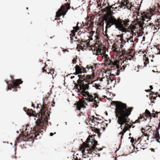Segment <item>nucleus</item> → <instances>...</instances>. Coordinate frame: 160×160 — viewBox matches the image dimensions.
Listing matches in <instances>:
<instances>
[{
  "label": "nucleus",
  "mask_w": 160,
  "mask_h": 160,
  "mask_svg": "<svg viewBox=\"0 0 160 160\" xmlns=\"http://www.w3.org/2000/svg\"><path fill=\"white\" fill-rule=\"evenodd\" d=\"M47 104L43 101V103L42 108L40 110V112L38 114V116L41 118H39L36 121V125L30 131V134L27 136H25L23 138V140L25 141H31L33 143L34 139H38L41 138L42 135V132L43 131H45L46 127L45 125L48 122L46 118L47 115H49L48 113V108L46 107Z\"/></svg>",
  "instance_id": "nucleus-1"
},
{
  "label": "nucleus",
  "mask_w": 160,
  "mask_h": 160,
  "mask_svg": "<svg viewBox=\"0 0 160 160\" xmlns=\"http://www.w3.org/2000/svg\"><path fill=\"white\" fill-rule=\"evenodd\" d=\"M78 75L79 79L77 81V83L75 85V88L78 90V92L82 95L83 98L88 102H92L94 101V104L96 106V107H98V103L101 99L99 98L98 95L97 93H94L93 96L91 93H90L88 91H86V90L89 89V84L92 83L93 75H85L83 74Z\"/></svg>",
  "instance_id": "nucleus-2"
},
{
  "label": "nucleus",
  "mask_w": 160,
  "mask_h": 160,
  "mask_svg": "<svg viewBox=\"0 0 160 160\" xmlns=\"http://www.w3.org/2000/svg\"><path fill=\"white\" fill-rule=\"evenodd\" d=\"M114 103L116 106L115 112L116 116L118 118V123L121 125L120 127L125 124L126 126L124 128L127 130H128L132 125L126 123L129 121L128 117L130 115L133 108L131 107L127 108L126 104L119 101H114Z\"/></svg>",
  "instance_id": "nucleus-3"
},
{
  "label": "nucleus",
  "mask_w": 160,
  "mask_h": 160,
  "mask_svg": "<svg viewBox=\"0 0 160 160\" xmlns=\"http://www.w3.org/2000/svg\"><path fill=\"white\" fill-rule=\"evenodd\" d=\"M96 136L94 134L91 136H89L86 140L87 143H83V145L80 147V150L82 151L83 156L84 158L88 157L92 158L93 157V153L97 152V151H100L102 149V148H98L96 147L98 145V142L94 140L93 136Z\"/></svg>",
  "instance_id": "nucleus-4"
},
{
  "label": "nucleus",
  "mask_w": 160,
  "mask_h": 160,
  "mask_svg": "<svg viewBox=\"0 0 160 160\" xmlns=\"http://www.w3.org/2000/svg\"><path fill=\"white\" fill-rule=\"evenodd\" d=\"M130 22V21L128 18L122 20L119 18L117 19L112 17L109 23V28L112 26L115 25L116 28L122 32L126 33L127 32H131V33H133V30H135L136 27L132 24H131L128 26Z\"/></svg>",
  "instance_id": "nucleus-5"
},
{
  "label": "nucleus",
  "mask_w": 160,
  "mask_h": 160,
  "mask_svg": "<svg viewBox=\"0 0 160 160\" xmlns=\"http://www.w3.org/2000/svg\"><path fill=\"white\" fill-rule=\"evenodd\" d=\"M124 5H122V3L120 4L115 3L114 4H113L111 6H107L105 8L102 9V12H106L107 15V16H105L104 18V20L105 21V23L106 24V26L105 27V33L106 36H107L108 35L107 34V32L108 28H109V23L110 19H111L112 17H114L115 18H116L114 16L112 15L115 13H114L113 11H120V9L121 8L123 7Z\"/></svg>",
  "instance_id": "nucleus-6"
},
{
  "label": "nucleus",
  "mask_w": 160,
  "mask_h": 160,
  "mask_svg": "<svg viewBox=\"0 0 160 160\" xmlns=\"http://www.w3.org/2000/svg\"><path fill=\"white\" fill-rule=\"evenodd\" d=\"M157 13H160V4L158 3V4L157 8H154L153 9L152 8L147 11V12H143L141 14V16L140 19L142 20V22L141 21L139 22L138 25L139 26V30L141 31L143 30V26L144 25V21L146 20V19H147V21L151 19L152 16L156 14Z\"/></svg>",
  "instance_id": "nucleus-7"
},
{
  "label": "nucleus",
  "mask_w": 160,
  "mask_h": 160,
  "mask_svg": "<svg viewBox=\"0 0 160 160\" xmlns=\"http://www.w3.org/2000/svg\"><path fill=\"white\" fill-rule=\"evenodd\" d=\"M98 67V65L97 63H93V65H88L86 67V68H84L82 66L80 67L78 65H76L75 67L76 73L77 74H83L85 73H87L88 72H91V74H85V75H93L92 79L94 76V71L96 69V68Z\"/></svg>",
  "instance_id": "nucleus-8"
},
{
  "label": "nucleus",
  "mask_w": 160,
  "mask_h": 160,
  "mask_svg": "<svg viewBox=\"0 0 160 160\" xmlns=\"http://www.w3.org/2000/svg\"><path fill=\"white\" fill-rule=\"evenodd\" d=\"M95 48L94 47V50L93 51V53L97 55H101L103 59H105V65L110 66L111 60L108 57V55L105 54V52L102 50L100 47V45H99L98 43H96L95 45Z\"/></svg>",
  "instance_id": "nucleus-9"
},
{
  "label": "nucleus",
  "mask_w": 160,
  "mask_h": 160,
  "mask_svg": "<svg viewBox=\"0 0 160 160\" xmlns=\"http://www.w3.org/2000/svg\"><path fill=\"white\" fill-rule=\"evenodd\" d=\"M89 39L87 40L86 41H83L82 40L80 42L79 39L78 40H77L78 41V43H80V45L78 44L77 47H79L80 49L84 51V50H92L93 52L94 50V47L95 48V45L97 43H95L94 46L92 47V46H90L89 42H90V37H89Z\"/></svg>",
  "instance_id": "nucleus-10"
},
{
  "label": "nucleus",
  "mask_w": 160,
  "mask_h": 160,
  "mask_svg": "<svg viewBox=\"0 0 160 160\" xmlns=\"http://www.w3.org/2000/svg\"><path fill=\"white\" fill-rule=\"evenodd\" d=\"M70 4L67 3L65 5H62L61 8L58 10L56 12V17H59L62 15L64 16L68 11V9L70 8Z\"/></svg>",
  "instance_id": "nucleus-11"
},
{
  "label": "nucleus",
  "mask_w": 160,
  "mask_h": 160,
  "mask_svg": "<svg viewBox=\"0 0 160 160\" xmlns=\"http://www.w3.org/2000/svg\"><path fill=\"white\" fill-rule=\"evenodd\" d=\"M8 85V90H11V88H14V90L13 91H17L16 88L18 87L20 84L22 82V81L20 79H17L16 80L12 81V82L9 84L8 82L6 81Z\"/></svg>",
  "instance_id": "nucleus-12"
},
{
  "label": "nucleus",
  "mask_w": 160,
  "mask_h": 160,
  "mask_svg": "<svg viewBox=\"0 0 160 160\" xmlns=\"http://www.w3.org/2000/svg\"><path fill=\"white\" fill-rule=\"evenodd\" d=\"M83 98L85 97H83V99H82L80 100L77 103V108L78 109V110H80L81 108H85L86 107L85 106V105H88L87 102L86 101H87V102H88V101L87 100H86L85 98ZM93 104L95 106V108H97V107H96V106L94 105V101H93Z\"/></svg>",
  "instance_id": "nucleus-13"
},
{
  "label": "nucleus",
  "mask_w": 160,
  "mask_h": 160,
  "mask_svg": "<svg viewBox=\"0 0 160 160\" xmlns=\"http://www.w3.org/2000/svg\"><path fill=\"white\" fill-rule=\"evenodd\" d=\"M108 76L107 75L106 73L105 72H101L99 74V78L100 79V80L101 81H102L104 80L105 81H108V79L110 78L109 74Z\"/></svg>",
  "instance_id": "nucleus-14"
},
{
  "label": "nucleus",
  "mask_w": 160,
  "mask_h": 160,
  "mask_svg": "<svg viewBox=\"0 0 160 160\" xmlns=\"http://www.w3.org/2000/svg\"><path fill=\"white\" fill-rule=\"evenodd\" d=\"M78 23H77L76 27H73V29L71 31V33L70 34V39H71V43H73V41L74 39L72 37H74L75 36V32H78L79 30V27L78 26Z\"/></svg>",
  "instance_id": "nucleus-15"
},
{
  "label": "nucleus",
  "mask_w": 160,
  "mask_h": 160,
  "mask_svg": "<svg viewBox=\"0 0 160 160\" xmlns=\"http://www.w3.org/2000/svg\"><path fill=\"white\" fill-rule=\"evenodd\" d=\"M121 3L122 5H124L123 6V7H124V8H125V7H126L127 8L128 10H131V8L133 7L132 2L129 3L128 0H122Z\"/></svg>",
  "instance_id": "nucleus-16"
},
{
  "label": "nucleus",
  "mask_w": 160,
  "mask_h": 160,
  "mask_svg": "<svg viewBox=\"0 0 160 160\" xmlns=\"http://www.w3.org/2000/svg\"><path fill=\"white\" fill-rule=\"evenodd\" d=\"M114 61H111L110 66H109L110 67L112 68L111 70L113 69H113H114L115 68L117 69H118L119 68V61L117 60Z\"/></svg>",
  "instance_id": "nucleus-17"
},
{
  "label": "nucleus",
  "mask_w": 160,
  "mask_h": 160,
  "mask_svg": "<svg viewBox=\"0 0 160 160\" xmlns=\"http://www.w3.org/2000/svg\"><path fill=\"white\" fill-rule=\"evenodd\" d=\"M129 40H130V42H133V41L132 40H130V39H129V38H125V39H124L123 38L120 40L121 41V48H122L124 45H125L126 44H128V43Z\"/></svg>",
  "instance_id": "nucleus-18"
},
{
  "label": "nucleus",
  "mask_w": 160,
  "mask_h": 160,
  "mask_svg": "<svg viewBox=\"0 0 160 160\" xmlns=\"http://www.w3.org/2000/svg\"><path fill=\"white\" fill-rule=\"evenodd\" d=\"M48 66L47 65L45 64V66L43 68H42V72L47 73L48 74H52L54 73V70L52 69H50L48 70V71L46 69L47 68V67Z\"/></svg>",
  "instance_id": "nucleus-19"
},
{
  "label": "nucleus",
  "mask_w": 160,
  "mask_h": 160,
  "mask_svg": "<svg viewBox=\"0 0 160 160\" xmlns=\"http://www.w3.org/2000/svg\"><path fill=\"white\" fill-rule=\"evenodd\" d=\"M147 26L151 28V29H152L155 32H157L158 31V29L156 28V24L155 25H154L153 23H150L148 25H147Z\"/></svg>",
  "instance_id": "nucleus-20"
},
{
  "label": "nucleus",
  "mask_w": 160,
  "mask_h": 160,
  "mask_svg": "<svg viewBox=\"0 0 160 160\" xmlns=\"http://www.w3.org/2000/svg\"><path fill=\"white\" fill-rule=\"evenodd\" d=\"M25 111L27 112V114L29 116H34L35 114V111H33L32 109H28L27 110H25V108H24Z\"/></svg>",
  "instance_id": "nucleus-21"
},
{
  "label": "nucleus",
  "mask_w": 160,
  "mask_h": 160,
  "mask_svg": "<svg viewBox=\"0 0 160 160\" xmlns=\"http://www.w3.org/2000/svg\"><path fill=\"white\" fill-rule=\"evenodd\" d=\"M156 132L154 134L153 133L154 136V138L156 139V141H157V142L160 143V141H159V140L160 139V136L159 134V131H158V130L157 129L156 130Z\"/></svg>",
  "instance_id": "nucleus-22"
},
{
  "label": "nucleus",
  "mask_w": 160,
  "mask_h": 160,
  "mask_svg": "<svg viewBox=\"0 0 160 160\" xmlns=\"http://www.w3.org/2000/svg\"><path fill=\"white\" fill-rule=\"evenodd\" d=\"M92 130V131H93L97 133L98 134V136L99 138H100V136L101 133L100 132V130L94 127H91Z\"/></svg>",
  "instance_id": "nucleus-23"
},
{
  "label": "nucleus",
  "mask_w": 160,
  "mask_h": 160,
  "mask_svg": "<svg viewBox=\"0 0 160 160\" xmlns=\"http://www.w3.org/2000/svg\"><path fill=\"white\" fill-rule=\"evenodd\" d=\"M141 145V144L138 143L137 145L136 146V147L135 148V147H134V149L135 150V149H136V150H137V151H140L141 149H142L143 150H144L145 148H142L141 147H140V146Z\"/></svg>",
  "instance_id": "nucleus-24"
},
{
  "label": "nucleus",
  "mask_w": 160,
  "mask_h": 160,
  "mask_svg": "<svg viewBox=\"0 0 160 160\" xmlns=\"http://www.w3.org/2000/svg\"><path fill=\"white\" fill-rule=\"evenodd\" d=\"M126 67V65L125 66V65H123L122 66V67L121 68H119L117 70V74L118 75L119 73L120 72H122V71H124V69H125Z\"/></svg>",
  "instance_id": "nucleus-25"
},
{
  "label": "nucleus",
  "mask_w": 160,
  "mask_h": 160,
  "mask_svg": "<svg viewBox=\"0 0 160 160\" xmlns=\"http://www.w3.org/2000/svg\"><path fill=\"white\" fill-rule=\"evenodd\" d=\"M127 131V129L125 128H124L122 129V132L118 133L119 135H121V139H122L123 138V136L124 135V133Z\"/></svg>",
  "instance_id": "nucleus-26"
},
{
  "label": "nucleus",
  "mask_w": 160,
  "mask_h": 160,
  "mask_svg": "<svg viewBox=\"0 0 160 160\" xmlns=\"http://www.w3.org/2000/svg\"><path fill=\"white\" fill-rule=\"evenodd\" d=\"M145 113L147 115V117L148 116V117H150V119H151L152 117V115L150 112L147 109H146L145 111Z\"/></svg>",
  "instance_id": "nucleus-27"
},
{
  "label": "nucleus",
  "mask_w": 160,
  "mask_h": 160,
  "mask_svg": "<svg viewBox=\"0 0 160 160\" xmlns=\"http://www.w3.org/2000/svg\"><path fill=\"white\" fill-rule=\"evenodd\" d=\"M156 27H158V29L160 28V19L157 20L156 21Z\"/></svg>",
  "instance_id": "nucleus-28"
},
{
  "label": "nucleus",
  "mask_w": 160,
  "mask_h": 160,
  "mask_svg": "<svg viewBox=\"0 0 160 160\" xmlns=\"http://www.w3.org/2000/svg\"><path fill=\"white\" fill-rule=\"evenodd\" d=\"M125 60L124 61H128V60H131L132 58V57L131 56H126L125 57Z\"/></svg>",
  "instance_id": "nucleus-29"
},
{
  "label": "nucleus",
  "mask_w": 160,
  "mask_h": 160,
  "mask_svg": "<svg viewBox=\"0 0 160 160\" xmlns=\"http://www.w3.org/2000/svg\"><path fill=\"white\" fill-rule=\"evenodd\" d=\"M149 63V59L148 58H146L145 60V62H144V67H146L147 64Z\"/></svg>",
  "instance_id": "nucleus-30"
},
{
  "label": "nucleus",
  "mask_w": 160,
  "mask_h": 160,
  "mask_svg": "<svg viewBox=\"0 0 160 160\" xmlns=\"http://www.w3.org/2000/svg\"><path fill=\"white\" fill-rule=\"evenodd\" d=\"M145 91L147 92H151V94H155L156 95H157L158 94V92H157L155 94H154V92H153L152 91H151V90L148 89V90H146Z\"/></svg>",
  "instance_id": "nucleus-31"
},
{
  "label": "nucleus",
  "mask_w": 160,
  "mask_h": 160,
  "mask_svg": "<svg viewBox=\"0 0 160 160\" xmlns=\"http://www.w3.org/2000/svg\"><path fill=\"white\" fill-rule=\"evenodd\" d=\"M77 59V57L76 56L75 58H74L72 60V62L73 64H75L77 62L76 60Z\"/></svg>",
  "instance_id": "nucleus-32"
},
{
  "label": "nucleus",
  "mask_w": 160,
  "mask_h": 160,
  "mask_svg": "<svg viewBox=\"0 0 160 160\" xmlns=\"http://www.w3.org/2000/svg\"><path fill=\"white\" fill-rule=\"evenodd\" d=\"M157 15L156 16L157 19L155 20V21H156L157 20H160V13H158Z\"/></svg>",
  "instance_id": "nucleus-33"
},
{
  "label": "nucleus",
  "mask_w": 160,
  "mask_h": 160,
  "mask_svg": "<svg viewBox=\"0 0 160 160\" xmlns=\"http://www.w3.org/2000/svg\"><path fill=\"white\" fill-rule=\"evenodd\" d=\"M117 36L118 37H120V40H122V39H123V36L122 34H120L118 35Z\"/></svg>",
  "instance_id": "nucleus-34"
},
{
  "label": "nucleus",
  "mask_w": 160,
  "mask_h": 160,
  "mask_svg": "<svg viewBox=\"0 0 160 160\" xmlns=\"http://www.w3.org/2000/svg\"><path fill=\"white\" fill-rule=\"evenodd\" d=\"M100 87V85L99 84H95V88L98 89H99V87Z\"/></svg>",
  "instance_id": "nucleus-35"
},
{
  "label": "nucleus",
  "mask_w": 160,
  "mask_h": 160,
  "mask_svg": "<svg viewBox=\"0 0 160 160\" xmlns=\"http://www.w3.org/2000/svg\"><path fill=\"white\" fill-rule=\"evenodd\" d=\"M104 17L103 18V20L101 21V22L100 23V25L101 26L103 25L104 24V21H105L104 20Z\"/></svg>",
  "instance_id": "nucleus-36"
},
{
  "label": "nucleus",
  "mask_w": 160,
  "mask_h": 160,
  "mask_svg": "<svg viewBox=\"0 0 160 160\" xmlns=\"http://www.w3.org/2000/svg\"><path fill=\"white\" fill-rule=\"evenodd\" d=\"M112 47L113 49V51L114 52H118V50H117L118 48H115V47H114V46H113Z\"/></svg>",
  "instance_id": "nucleus-37"
},
{
  "label": "nucleus",
  "mask_w": 160,
  "mask_h": 160,
  "mask_svg": "<svg viewBox=\"0 0 160 160\" xmlns=\"http://www.w3.org/2000/svg\"><path fill=\"white\" fill-rule=\"evenodd\" d=\"M92 117L93 118V119L92 120V122H95L94 119H98V118H94V116H92Z\"/></svg>",
  "instance_id": "nucleus-38"
},
{
  "label": "nucleus",
  "mask_w": 160,
  "mask_h": 160,
  "mask_svg": "<svg viewBox=\"0 0 160 160\" xmlns=\"http://www.w3.org/2000/svg\"><path fill=\"white\" fill-rule=\"evenodd\" d=\"M157 97V96L156 97H155V96H152L151 97V99H153L155 100L156 99V98Z\"/></svg>",
  "instance_id": "nucleus-39"
},
{
  "label": "nucleus",
  "mask_w": 160,
  "mask_h": 160,
  "mask_svg": "<svg viewBox=\"0 0 160 160\" xmlns=\"http://www.w3.org/2000/svg\"><path fill=\"white\" fill-rule=\"evenodd\" d=\"M160 127V122H159L158 128H156V130L157 129L158 130H158L159 129Z\"/></svg>",
  "instance_id": "nucleus-40"
},
{
  "label": "nucleus",
  "mask_w": 160,
  "mask_h": 160,
  "mask_svg": "<svg viewBox=\"0 0 160 160\" xmlns=\"http://www.w3.org/2000/svg\"><path fill=\"white\" fill-rule=\"evenodd\" d=\"M134 138H131V142H132V143H133L134 142Z\"/></svg>",
  "instance_id": "nucleus-41"
},
{
  "label": "nucleus",
  "mask_w": 160,
  "mask_h": 160,
  "mask_svg": "<svg viewBox=\"0 0 160 160\" xmlns=\"http://www.w3.org/2000/svg\"><path fill=\"white\" fill-rule=\"evenodd\" d=\"M140 123V121L138 119H137L135 121V122H134L133 123Z\"/></svg>",
  "instance_id": "nucleus-42"
},
{
  "label": "nucleus",
  "mask_w": 160,
  "mask_h": 160,
  "mask_svg": "<svg viewBox=\"0 0 160 160\" xmlns=\"http://www.w3.org/2000/svg\"><path fill=\"white\" fill-rule=\"evenodd\" d=\"M93 22H92L91 21L90 22V23H89V26L91 27L93 24Z\"/></svg>",
  "instance_id": "nucleus-43"
},
{
  "label": "nucleus",
  "mask_w": 160,
  "mask_h": 160,
  "mask_svg": "<svg viewBox=\"0 0 160 160\" xmlns=\"http://www.w3.org/2000/svg\"><path fill=\"white\" fill-rule=\"evenodd\" d=\"M152 117L153 118H155L156 117L155 114L153 113H152Z\"/></svg>",
  "instance_id": "nucleus-44"
},
{
  "label": "nucleus",
  "mask_w": 160,
  "mask_h": 160,
  "mask_svg": "<svg viewBox=\"0 0 160 160\" xmlns=\"http://www.w3.org/2000/svg\"><path fill=\"white\" fill-rule=\"evenodd\" d=\"M53 135V133H52V132H51V133H50V136H52Z\"/></svg>",
  "instance_id": "nucleus-45"
},
{
  "label": "nucleus",
  "mask_w": 160,
  "mask_h": 160,
  "mask_svg": "<svg viewBox=\"0 0 160 160\" xmlns=\"http://www.w3.org/2000/svg\"><path fill=\"white\" fill-rule=\"evenodd\" d=\"M150 88L151 90H152L153 89V87H152V86H151V85L150 86Z\"/></svg>",
  "instance_id": "nucleus-46"
},
{
  "label": "nucleus",
  "mask_w": 160,
  "mask_h": 160,
  "mask_svg": "<svg viewBox=\"0 0 160 160\" xmlns=\"http://www.w3.org/2000/svg\"><path fill=\"white\" fill-rule=\"evenodd\" d=\"M151 150L152 152H154V149L153 148H151Z\"/></svg>",
  "instance_id": "nucleus-47"
},
{
  "label": "nucleus",
  "mask_w": 160,
  "mask_h": 160,
  "mask_svg": "<svg viewBox=\"0 0 160 160\" xmlns=\"http://www.w3.org/2000/svg\"><path fill=\"white\" fill-rule=\"evenodd\" d=\"M75 160H81L80 158H79L78 159V158L76 157Z\"/></svg>",
  "instance_id": "nucleus-48"
},
{
  "label": "nucleus",
  "mask_w": 160,
  "mask_h": 160,
  "mask_svg": "<svg viewBox=\"0 0 160 160\" xmlns=\"http://www.w3.org/2000/svg\"><path fill=\"white\" fill-rule=\"evenodd\" d=\"M160 113V112H158L156 111V112H155V114H158V113Z\"/></svg>",
  "instance_id": "nucleus-49"
},
{
  "label": "nucleus",
  "mask_w": 160,
  "mask_h": 160,
  "mask_svg": "<svg viewBox=\"0 0 160 160\" xmlns=\"http://www.w3.org/2000/svg\"><path fill=\"white\" fill-rule=\"evenodd\" d=\"M17 142H20V141H19L18 140V138H17Z\"/></svg>",
  "instance_id": "nucleus-50"
},
{
  "label": "nucleus",
  "mask_w": 160,
  "mask_h": 160,
  "mask_svg": "<svg viewBox=\"0 0 160 160\" xmlns=\"http://www.w3.org/2000/svg\"><path fill=\"white\" fill-rule=\"evenodd\" d=\"M32 106L34 108L35 107L34 106V104L32 103Z\"/></svg>",
  "instance_id": "nucleus-51"
},
{
  "label": "nucleus",
  "mask_w": 160,
  "mask_h": 160,
  "mask_svg": "<svg viewBox=\"0 0 160 160\" xmlns=\"http://www.w3.org/2000/svg\"><path fill=\"white\" fill-rule=\"evenodd\" d=\"M10 77L12 79H13V76L12 75H10Z\"/></svg>",
  "instance_id": "nucleus-52"
},
{
  "label": "nucleus",
  "mask_w": 160,
  "mask_h": 160,
  "mask_svg": "<svg viewBox=\"0 0 160 160\" xmlns=\"http://www.w3.org/2000/svg\"><path fill=\"white\" fill-rule=\"evenodd\" d=\"M145 136H148V134H146L145 135Z\"/></svg>",
  "instance_id": "nucleus-53"
},
{
  "label": "nucleus",
  "mask_w": 160,
  "mask_h": 160,
  "mask_svg": "<svg viewBox=\"0 0 160 160\" xmlns=\"http://www.w3.org/2000/svg\"><path fill=\"white\" fill-rule=\"evenodd\" d=\"M153 132H155V133H156V130H154V131H153Z\"/></svg>",
  "instance_id": "nucleus-54"
},
{
  "label": "nucleus",
  "mask_w": 160,
  "mask_h": 160,
  "mask_svg": "<svg viewBox=\"0 0 160 160\" xmlns=\"http://www.w3.org/2000/svg\"><path fill=\"white\" fill-rule=\"evenodd\" d=\"M152 112H153V113H154V112H155V111H154V110H152Z\"/></svg>",
  "instance_id": "nucleus-55"
},
{
  "label": "nucleus",
  "mask_w": 160,
  "mask_h": 160,
  "mask_svg": "<svg viewBox=\"0 0 160 160\" xmlns=\"http://www.w3.org/2000/svg\"><path fill=\"white\" fill-rule=\"evenodd\" d=\"M27 128H26L25 129V132H26L27 131Z\"/></svg>",
  "instance_id": "nucleus-56"
},
{
  "label": "nucleus",
  "mask_w": 160,
  "mask_h": 160,
  "mask_svg": "<svg viewBox=\"0 0 160 160\" xmlns=\"http://www.w3.org/2000/svg\"><path fill=\"white\" fill-rule=\"evenodd\" d=\"M152 103H154V100H153V101H152Z\"/></svg>",
  "instance_id": "nucleus-57"
},
{
  "label": "nucleus",
  "mask_w": 160,
  "mask_h": 160,
  "mask_svg": "<svg viewBox=\"0 0 160 160\" xmlns=\"http://www.w3.org/2000/svg\"><path fill=\"white\" fill-rule=\"evenodd\" d=\"M52 105L53 107L54 106V105H53L52 104Z\"/></svg>",
  "instance_id": "nucleus-58"
},
{
  "label": "nucleus",
  "mask_w": 160,
  "mask_h": 160,
  "mask_svg": "<svg viewBox=\"0 0 160 160\" xmlns=\"http://www.w3.org/2000/svg\"><path fill=\"white\" fill-rule=\"evenodd\" d=\"M158 96L160 98V95H158Z\"/></svg>",
  "instance_id": "nucleus-59"
},
{
  "label": "nucleus",
  "mask_w": 160,
  "mask_h": 160,
  "mask_svg": "<svg viewBox=\"0 0 160 160\" xmlns=\"http://www.w3.org/2000/svg\"><path fill=\"white\" fill-rule=\"evenodd\" d=\"M75 39H76L77 38L76 37H75Z\"/></svg>",
  "instance_id": "nucleus-60"
},
{
  "label": "nucleus",
  "mask_w": 160,
  "mask_h": 160,
  "mask_svg": "<svg viewBox=\"0 0 160 160\" xmlns=\"http://www.w3.org/2000/svg\"><path fill=\"white\" fill-rule=\"evenodd\" d=\"M120 135H119V134H118V137H119V136H120Z\"/></svg>",
  "instance_id": "nucleus-61"
},
{
  "label": "nucleus",
  "mask_w": 160,
  "mask_h": 160,
  "mask_svg": "<svg viewBox=\"0 0 160 160\" xmlns=\"http://www.w3.org/2000/svg\"><path fill=\"white\" fill-rule=\"evenodd\" d=\"M131 133H130V134H129V136H130V135H131Z\"/></svg>",
  "instance_id": "nucleus-62"
},
{
  "label": "nucleus",
  "mask_w": 160,
  "mask_h": 160,
  "mask_svg": "<svg viewBox=\"0 0 160 160\" xmlns=\"http://www.w3.org/2000/svg\"><path fill=\"white\" fill-rule=\"evenodd\" d=\"M55 104V102H53V104Z\"/></svg>",
  "instance_id": "nucleus-63"
},
{
  "label": "nucleus",
  "mask_w": 160,
  "mask_h": 160,
  "mask_svg": "<svg viewBox=\"0 0 160 160\" xmlns=\"http://www.w3.org/2000/svg\"><path fill=\"white\" fill-rule=\"evenodd\" d=\"M152 72H154V71L153 70H152Z\"/></svg>",
  "instance_id": "nucleus-64"
}]
</instances>
